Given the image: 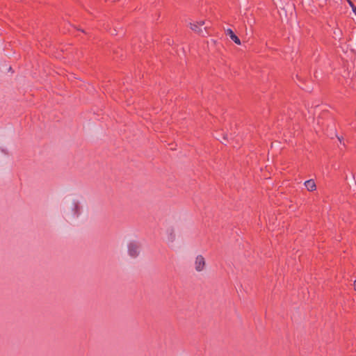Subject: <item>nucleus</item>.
Returning a JSON list of instances; mask_svg holds the SVG:
<instances>
[{
    "label": "nucleus",
    "mask_w": 356,
    "mask_h": 356,
    "mask_svg": "<svg viewBox=\"0 0 356 356\" xmlns=\"http://www.w3.org/2000/svg\"><path fill=\"white\" fill-rule=\"evenodd\" d=\"M348 3H349V5L352 8V10L353 12L354 13V14L356 15V6L353 4V3L352 1H350V0H348Z\"/></svg>",
    "instance_id": "obj_8"
},
{
    "label": "nucleus",
    "mask_w": 356,
    "mask_h": 356,
    "mask_svg": "<svg viewBox=\"0 0 356 356\" xmlns=\"http://www.w3.org/2000/svg\"><path fill=\"white\" fill-rule=\"evenodd\" d=\"M225 33L227 35H229L230 38L237 44H241L240 39L235 35L233 31L231 29H227L225 31Z\"/></svg>",
    "instance_id": "obj_5"
},
{
    "label": "nucleus",
    "mask_w": 356,
    "mask_h": 356,
    "mask_svg": "<svg viewBox=\"0 0 356 356\" xmlns=\"http://www.w3.org/2000/svg\"><path fill=\"white\" fill-rule=\"evenodd\" d=\"M325 1H326L327 0H324Z\"/></svg>",
    "instance_id": "obj_12"
},
{
    "label": "nucleus",
    "mask_w": 356,
    "mask_h": 356,
    "mask_svg": "<svg viewBox=\"0 0 356 356\" xmlns=\"http://www.w3.org/2000/svg\"><path fill=\"white\" fill-rule=\"evenodd\" d=\"M168 234V241L172 243L175 240V234L173 229H169L167 231Z\"/></svg>",
    "instance_id": "obj_7"
},
{
    "label": "nucleus",
    "mask_w": 356,
    "mask_h": 356,
    "mask_svg": "<svg viewBox=\"0 0 356 356\" xmlns=\"http://www.w3.org/2000/svg\"><path fill=\"white\" fill-rule=\"evenodd\" d=\"M128 254L132 258H136L140 251V244L138 241H131L127 245Z\"/></svg>",
    "instance_id": "obj_1"
},
{
    "label": "nucleus",
    "mask_w": 356,
    "mask_h": 356,
    "mask_svg": "<svg viewBox=\"0 0 356 356\" xmlns=\"http://www.w3.org/2000/svg\"><path fill=\"white\" fill-rule=\"evenodd\" d=\"M304 184L309 191H314L316 188V184L313 179L306 181Z\"/></svg>",
    "instance_id": "obj_6"
},
{
    "label": "nucleus",
    "mask_w": 356,
    "mask_h": 356,
    "mask_svg": "<svg viewBox=\"0 0 356 356\" xmlns=\"http://www.w3.org/2000/svg\"><path fill=\"white\" fill-rule=\"evenodd\" d=\"M206 266V261L203 256L202 255H197L195 258V269L197 272L202 271Z\"/></svg>",
    "instance_id": "obj_4"
},
{
    "label": "nucleus",
    "mask_w": 356,
    "mask_h": 356,
    "mask_svg": "<svg viewBox=\"0 0 356 356\" xmlns=\"http://www.w3.org/2000/svg\"><path fill=\"white\" fill-rule=\"evenodd\" d=\"M354 289L356 291V280L354 281Z\"/></svg>",
    "instance_id": "obj_11"
},
{
    "label": "nucleus",
    "mask_w": 356,
    "mask_h": 356,
    "mask_svg": "<svg viewBox=\"0 0 356 356\" xmlns=\"http://www.w3.org/2000/svg\"><path fill=\"white\" fill-rule=\"evenodd\" d=\"M334 35L335 38H338L339 39H340L341 31L340 30L334 31Z\"/></svg>",
    "instance_id": "obj_9"
},
{
    "label": "nucleus",
    "mask_w": 356,
    "mask_h": 356,
    "mask_svg": "<svg viewBox=\"0 0 356 356\" xmlns=\"http://www.w3.org/2000/svg\"><path fill=\"white\" fill-rule=\"evenodd\" d=\"M227 136H227V134H225V135L223 136V140H224L225 141H227Z\"/></svg>",
    "instance_id": "obj_10"
},
{
    "label": "nucleus",
    "mask_w": 356,
    "mask_h": 356,
    "mask_svg": "<svg viewBox=\"0 0 356 356\" xmlns=\"http://www.w3.org/2000/svg\"><path fill=\"white\" fill-rule=\"evenodd\" d=\"M204 24L205 22L203 20L196 22L195 23H191V29L197 33L205 37L208 32L207 31V26H204L203 29H202Z\"/></svg>",
    "instance_id": "obj_2"
},
{
    "label": "nucleus",
    "mask_w": 356,
    "mask_h": 356,
    "mask_svg": "<svg viewBox=\"0 0 356 356\" xmlns=\"http://www.w3.org/2000/svg\"><path fill=\"white\" fill-rule=\"evenodd\" d=\"M81 207L79 202L76 200H74L71 203L70 209L67 212V215L71 216L72 218H76L81 213Z\"/></svg>",
    "instance_id": "obj_3"
}]
</instances>
